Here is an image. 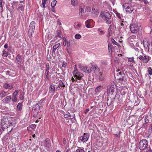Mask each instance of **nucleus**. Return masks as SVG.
<instances>
[{
  "mask_svg": "<svg viewBox=\"0 0 152 152\" xmlns=\"http://www.w3.org/2000/svg\"><path fill=\"white\" fill-rule=\"evenodd\" d=\"M111 17L110 14L108 12L102 11L99 16V19L102 22H104L105 20L106 23L110 24L111 22L110 20Z\"/></svg>",
  "mask_w": 152,
  "mask_h": 152,
  "instance_id": "1",
  "label": "nucleus"
},
{
  "mask_svg": "<svg viewBox=\"0 0 152 152\" xmlns=\"http://www.w3.org/2000/svg\"><path fill=\"white\" fill-rule=\"evenodd\" d=\"M73 75V77H72L71 79L72 82L75 81L80 83L82 80L84 81V80L82 79V77L83 76V74L78 71L76 66L74 67Z\"/></svg>",
  "mask_w": 152,
  "mask_h": 152,
  "instance_id": "2",
  "label": "nucleus"
},
{
  "mask_svg": "<svg viewBox=\"0 0 152 152\" xmlns=\"http://www.w3.org/2000/svg\"><path fill=\"white\" fill-rule=\"evenodd\" d=\"M10 120L8 118L6 117H4L3 118L1 119V128L3 130H4V129L8 128V126L9 128L11 127L13 125L12 123L9 122ZM11 130L9 131L10 132L12 130V128L11 127Z\"/></svg>",
  "mask_w": 152,
  "mask_h": 152,
  "instance_id": "3",
  "label": "nucleus"
},
{
  "mask_svg": "<svg viewBox=\"0 0 152 152\" xmlns=\"http://www.w3.org/2000/svg\"><path fill=\"white\" fill-rule=\"evenodd\" d=\"M123 9L125 10L127 13H131L133 11L134 9L132 4L129 3H125L122 5Z\"/></svg>",
  "mask_w": 152,
  "mask_h": 152,
  "instance_id": "4",
  "label": "nucleus"
},
{
  "mask_svg": "<svg viewBox=\"0 0 152 152\" xmlns=\"http://www.w3.org/2000/svg\"><path fill=\"white\" fill-rule=\"evenodd\" d=\"M148 146V142L146 140L143 139L140 141L139 147V149L141 150H145L147 148Z\"/></svg>",
  "mask_w": 152,
  "mask_h": 152,
  "instance_id": "5",
  "label": "nucleus"
},
{
  "mask_svg": "<svg viewBox=\"0 0 152 152\" xmlns=\"http://www.w3.org/2000/svg\"><path fill=\"white\" fill-rule=\"evenodd\" d=\"M140 29L138 25L135 23H132L130 24V29L131 32L133 33H136Z\"/></svg>",
  "mask_w": 152,
  "mask_h": 152,
  "instance_id": "6",
  "label": "nucleus"
},
{
  "mask_svg": "<svg viewBox=\"0 0 152 152\" xmlns=\"http://www.w3.org/2000/svg\"><path fill=\"white\" fill-rule=\"evenodd\" d=\"M139 59L144 63H147L150 60L149 56L142 53V55H140L137 57Z\"/></svg>",
  "mask_w": 152,
  "mask_h": 152,
  "instance_id": "7",
  "label": "nucleus"
},
{
  "mask_svg": "<svg viewBox=\"0 0 152 152\" xmlns=\"http://www.w3.org/2000/svg\"><path fill=\"white\" fill-rule=\"evenodd\" d=\"M89 137L88 134L84 133L82 136L79 138V139L82 142H84L88 141Z\"/></svg>",
  "mask_w": 152,
  "mask_h": 152,
  "instance_id": "8",
  "label": "nucleus"
},
{
  "mask_svg": "<svg viewBox=\"0 0 152 152\" xmlns=\"http://www.w3.org/2000/svg\"><path fill=\"white\" fill-rule=\"evenodd\" d=\"M35 25V23L34 21H33L31 23L28 30V33L30 34H31L34 31Z\"/></svg>",
  "mask_w": 152,
  "mask_h": 152,
  "instance_id": "9",
  "label": "nucleus"
},
{
  "mask_svg": "<svg viewBox=\"0 0 152 152\" xmlns=\"http://www.w3.org/2000/svg\"><path fill=\"white\" fill-rule=\"evenodd\" d=\"M40 107L39 105L38 104H36L34 105L33 107L32 112L34 113L35 114H37L39 111Z\"/></svg>",
  "mask_w": 152,
  "mask_h": 152,
  "instance_id": "10",
  "label": "nucleus"
},
{
  "mask_svg": "<svg viewBox=\"0 0 152 152\" xmlns=\"http://www.w3.org/2000/svg\"><path fill=\"white\" fill-rule=\"evenodd\" d=\"M43 145L44 146L49 148L51 146V143L50 140L47 138L43 141Z\"/></svg>",
  "mask_w": 152,
  "mask_h": 152,
  "instance_id": "11",
  "label": "nucleus"
},
{
  "mask_svg": "<svg viewBox=\"0 0 152 152\" xmlns=\"http://www.w3.org/2000/svg\"><path fill=\"white\" fill-rule=\"evenodd\" d=\"M14 85L11 83L9 84L6 83L4 84L3 87L7 89L11 90L12 89Z\"/></svg>",
  "mask_w": 152,
  "mask_h": 152,
  "instance_id": "12",
  "label": "nucleus"
},
{
  "mask_svg": "<svg viewBox=\"0 0 152 152\" xmlns=\"http://www.w3.org/2000/svg\"><path fill=\"white\" fill-rule=\"evenodd\" d=\"M83 70L85 72L89 73L91 72L93 70V68L91 67H83Z\"/></svg>",
  "mask_w": 152,
  "mask_h": 152,
  "instance_id": "13",
  "label": "nucleus"
},
{
  "mask_svg": "<svg viewBox=\"0 0 152 152\" xmlns=\"http://www.w3.org/2000/svg\"><path fill=\"white\" fill-rule=\"evenodd\" d=\"M22 58L20 55L18 54L16 56L15 62L17 64H20L22 61Z\"/></svg>",
  "mask_w": 152,
  "mask_h": 152,
  "instance_id": "14",
  "label": "nucleus"
},
{
  "mask_svg": "<svg viewBox=\"0 0 152 152\" xmlns=\"http://www.w3.org/2000/svg\"><path fill=\"white\" fill-rule=\"evenodd\" d=\"M111 87H107V91H109V92H111L112 93L111 94L112 95H113L114 96V97L115 96V95L116 94L115 92H114V87H112V88H110Z\"/></svg>",
  "mask_w": 152,
  "mask_h": 152,
  "instance_id": "15",
  "label": "nucleus"
},
{
  "mask_svg": "<svg viewBox=\"0 0 152 152\" xmlns=\"http://www.w3.org/2000/svg\"><path fill=\"white\" fill-rule=\"evenodd\" d=\"M103 87L102 86H99L96 88L95 90V91L96 93H99L103 89Z\"/></svg>",
  "mask_w": 152,
  "mask_h": 152,
  "instance_id": "16",
  "label": "nucleus"
},
{
  "mask_svg": "<svg viewBox=\"0 0 152 152\" xmlns=\"http://www.w3.org/2000/svg\"><path fill=\"white\" fill-rule=\"evenodd\" d=\"M143 44L144 47L145 48H147L150 45L148 46V42L147 39L146 38L144 39L143 41Z\"/></svg>",
  "mask_w": 152,
  "mask_h": 152,
  "instance_id": "17",
  "label": "nucleus"
},
{
  "mask_svg": "<svg viewBox=\"0 0 152 152\" xmlns=\"http://www.w3.org/2000/svg\"><path fill=\"white\" fill-rule=\"evenodd\" d=\"M18 10L20 12V13L23 12L24 11V7L22 4H20L19 5Z\"/></svg>",
  "mask_w": 152,
  "mask_h": 152,
  "instance_id": "18",
  "label": "nucleus"
},
{
  "mask_svg": "<svg viewBox=\"0 0 152 152\" xmlns=\"http://www.w3.org/2000/svg\"><path fill=\"white\" fill-rule=\"evenodd\" d=\"M9 50H6V49H4L3 51V53L2 56L4 57H7L9 54L8 51Z\"/></svg>",
  "mask_w": 152,
  "mask_h": 152,
  "instance_id": "19",
  "label": "nucleus"
},
{
  "mask_svg": "<svg viewBox=\"0 0 152 152\" xmlns=\"http://www.w3.org/2000/svg\"><path fill=\"white\" fill-rule=\"evenodd\" d=\"M50 92L52 93H54L55 91V87L54 85H50L49 88Z\"/></svg>",
  "mask_w": 152,
  "mask_h": 152,
  "instance_id": "20",
  "label": "nucleus"
},
{
  "mask_svg": "<svg viewBox=\"0 0 152 152\" xmlns=\"http://www.w3.org/2000/svg\"><path fill=\"white\" fill-rule=\"evenodd\" d=\"M78 3L77 0H71V4L73 7L76 6Z\"/></svg>",
  "mask_w": 152,
  "mask_h": 152,
  "instance_id": "21",
  "label": "nucleus"
},
{
  "mask_svg": "<svg viewBox=\"0 0 152 152\" xmlns=\"http://www.w3.org/2000/svg\"><path fill=\"white\" fill-rule=\"evenodd\" d=\"M150 36L152 38V42L151 46H149L148 47V51L151 53H152V29L150 33Z\"/></svg>",
  "mask_w": 152,
  "mask_h": 152,
  "instance_id": "22",
  "label": "nucleus"
},
{
  "mask_svg": "<svg viewBox=\"0 0 152 152\" xmlns=\"http://www.w3.org/2000/svg\"><path fill=\"white\" fill-rule=\"evenodd\" d=\"M94 71L96 75H98L99 72V69L97 66L95 65L93 67Z\"/></svg>",
  "mask_w": 152,
  "mask_h": 152,
  "instance_id": "23",
  "label": "nucleus"
},
{
  "mask_svg": "<svg viewBox=\"0 0 152 152\" xmlns=\"http://www.w3.org/2000/svg\"><path fill=\"white\" fill-rule=\"evenodd\" d=\"M60 45V43H58L54 45L53 47L52 52L53 53H55L56 51V50L59 47Z\"/></svg>",
  "mask_w": 152,
  "mask_h": 152,
  "instance_id": "24",
  "label": "nucleus"
},
{
  "mask_svg": "<svg viewBox=\"0 0 152 152\" xmlns=\"http://www.w3.org/2000/svg\"><path fill=\"white\" fill-rule=\"evenodd\" d=\"M49 72H45V81H48L49 78Z\"/></svg>",
  "mask_w": 152,
  "mask_h": 152,
  "instance_id": "25",
  "label": "nucleus"
},
{
  "mask_svg": "<svg viewBox=\"0 0 152 152\" xmlns=\"http://www.w3.org/2000/svg\"><path fill=\"white\" fill-rule=\"evenodd\" d=\"M65 118H74L75 117V115L73 114V116H72V115L71 114L68 113L67 114H66L64 115Z\"/></svg>",
  "mask_w": 152,
  "mask_h": 152,
  "instance_id": "26",
  "label": "nucleus"
},
{
  "mask_svg": "<svg viewBox=\"0 0 152 152\" xmlns=\"http://www.w3.org/2000/svg\"><path fill=\"white\" fill-rule=\"evenodd\" d=\"M84 8L80 7L79 9L80 14L82 16L83 15V13L84 12Z\"/></svg>",
  "mask_w": 152,
  "mask_h": 152,
  "instance_id": "27",
  "label": "nucleus"
},
{
  "mask_svg": "<svg viewBox=\"0 0 152 152\" xmlns=\"http://www.w3.org/2000/svg\"><path fill=\"white\" fill-rule=\"evenodd\" d=\"M22 109V104L21 103H19L17 106V109L18 111H20Z\"/></svg>",
  "mask_w": 152,
  "mask_h": 152,
  "instance_id": "28",
  "label": "nucleus"
},
{
  "mask_svg": "<svg viewBox=\"0 0 152 152\" xmlns=\"http://www.w3.org/2000/svg\"><path fill=\"white\" fill-rule=\"evenodd\" d=\"M98 75H96L97 77L98 78V79L99 80H103L104 79L103 77H102L101 73L100 72L97 74Z\"/></svg>",
  "mask_w": 152,
  "mask_h": 152,
  "instance_id": "29",
  "label": "nucleus"
},
{
  "mask_svg": "<svg viewBox=\"0 0 152 152\" xmlns=\"http://www.w3.org/2000/svg\"><path fill=\"white\" fill-rule=\"evenodd\" d=\"M78 149L76 150V152H85L84 148L83 147H77Z\"/></svg>",
  "mask_w": 152,
  "mask_h": 152,
  "instance_id": "30",
  "label": "nucleus"
},
{
  "mask_svg": "<svg viewBox=\"0 0 152 152\" xmlns=\"http://www.w3.org/2000/svg\"><path fill=\"white\" fill-rule=\"evenodd\" d=\"M46 68L45 69V72H49L50 68V65L48 63H46Z\"/></svg>",
  "mask_w": 152,
  "mask_h": 152,
  "instance_id": "31",
  "label": "nucleus"
},
{
  "mask_svg": "<svg viewBox=\"0 0 152 152\" xmlns=\"http://www.w3.org/2000/svg\"><path fill=\"white\" fill-rule=\"evenodd\" d=\"M7 92L3 91H1L0 94V97H4L6 96Z\"/></svg>",
  "mask_w": 152,
  "mask_h": 152,
  "instance_id": "32",
  "label": "nucleus"
},
{
  "mask_svg": "<svg viewBox=\"0 0 152 152\" xmlns=\"http://www.w3.org/2000/svg\"><path fill=\"white\" fill-rule=\"evenodd\" d=\"M12 97L11 96H7L5 98V100L7 102H10L11 100Z\"/></svg>",
  "mask_w": 152,
  "mask_h": 152,
  "instance_id": "33",
  "label": "nucleus"
},
{
  "mask_svg": "<svg viewBox=\"0 0 152 152\" xmlns=\"http://www.w3.org/2000/svg\"><path fill=\"white\" fill-rule=\"evenodd\" d=\"M20 91V90L16 89L15 90V92L13 93L12 94V96L17 97L18 94Z\"/></svg>",
  "mask_w": 152,
  "mask_h": 152,
  "instance_id": "34",
  "label": "nucleus"
},
{
  "mask_svg": "<svg viewBox=\"0 0 152 152\" xmlns=\"http://www.w3.org/2000/svg\"><path fill=\"white\" fill-rule=\"evenodd\" d=\"M124 76H125V75H121L118 76V77H117V78L118 79L120 80H121V81H123L124 79Z\"/></svg>",
  "mask_w": 152,
  "mask_h": 152,
  "instance_id": "35",
  "label": "nucleus"
},
{
  "mask_svg": "<svg viewBox=\"0 0 152 152\" xmlns=\"http://www.w3.org/2000/svg\"><path fill=\"white\" fill-rule=\"evenodd\" d=\"M128 40L129 42L131 43L134 41V39L133 38V37H130L128 39Z\"/></svg>",
  "mask_w": 152,
  "mask_h": 152,
  "instance_id": "36",
  "label": "nucleus"
},
{
  "mask_svg": "<svg viewBox=\"0 0 152 152\" xmlns=\"http://www.w3.org/2000/svg\"><path fill=\"white\" fill-rule=\"evenodd\" d=\"M57 1L56 0L53 1L51 3V7L52 8L55 7Z\"/></svg>",
  "mask_w": 152,
  "mask_h": 152,
  "instance_id": "37",
  "label": "nucleus"
},
{
  "mask_svg": "<svg viewBox=\"0 0 152 152\" xmlns=\"http://www.w3.org/2000/svg\"><path fill=\"white\" fill-rule=\"evenodd\" d=\"M48 0H42V7L44 8H45L46 7H45V4L46 3V2Z\"/></svg>",
  "mask_w": 152,
  "mask_h": 152,
  "instance_id": "38",
  "label": "nucleus"
},
{
  "mask_svg": "<svg viewBox=\"0 0 152 152\" xmlns=\"http://www.w3.org/2000/svg\"><path fill=\"white\" fill-rule=\"evenodd\" d=\"M120 71L119 70H118L117 72V77H118V76L121 75H125V74H124V73L122 72H119Z\"/></svg>",
  "mask_w": 152,
  "mask_h": 152,
  "instance_id": "39",
  "label": "nucleus"
},
{
  "mask_svg": "<svg viewBox=\"0 0 152 152\" xmlns=\"http://www.w3.org/2000/svg\"><path fill=\"white\" fill-rule=\"evenodd\" d=\"M75 37L76 39H79L81 37V35L79 34H76L75 35Z\"/></svg>",
  "mask_w": 152,
  "mask_h": 152,
  "instance_id": "40",
  "label": "nucleus"
},
{
  "mask_svg": "<svg viewBox=\"0 0 152 152\" xmlns=\"http://www.w3.org/2000/svg\"><path fill=\"white\" fill-rule=\"evenodd\" d=\"M90 21V20H87L86 21V23H88L86 24V26L87 28H91L90 25V24H89V23H89V22Z\"/></svg>",
  "mask_w": 152,
  "mask_h": 152,
  "instance_id": "41",
  "label": "nucleus"
},
{
  "mask_svg": "<svg viewBox=\"0 0 152 152\" xmlns=\"http://www.w3.org/2000/svg\"><path fill=\"white\" fill-rule=\"evenodd\" d=\"M11 100L13 102H17L18 99L17 97L12 96V97Z\"/></svg>",
  "mask_w": 152,
  "mask_h": 152,
  "instance_id": "42",
  "label": "nucleus"
},
{
  "mask_svg": "<svg viewBox=\"0 0 152 152\" xmlns=\"http://www.w3.org/2000/svg\"><path fill=\"white\" fill-rule=\"evenodd\" d=\"M148 72L150 75H152V69L151 67H148Z\"/></svg>",
  "mask_w": 152,
  "mask_h": 152,
  "instance_id": "43",
  "label": "nucleus"
},
{
  "mask_svg": "<svg viewBox=\"0 0 152 152\" xmlns=\"http://www.w3.org/2000/svg\"><path fill=\"white\" fill-rule=\"evenodd\" d=\"M115 13V14H116V16L119 18L120 19L121 18V17L122 16V15L121 14H120V13H119V12H116Z\"/></svg>",
  "mask_w": 152,
  "mask_h": 152,
  "instance_id": "44",
  "label": "nucleus"
},
{
  "mask_svg": "<svg viewBox=\"0 0 152 152\" xmlns=\"http://www.w3.org/2000/svg\"><path fill=\"white\" fill-rule=\"evenodd\" d=\"M128 61L129 62H131L132 61H133L134 63H135V61H134V58L133 57H131V58H128Z\"/></svg>",
  "mask_w": 152,
  "mask_h": 152,
  "instance_id": "45",
  "label": "nucleus"
},
{
  "mask_svg": "<svg viewBox=\"0 0 152 152\" xmlns=\"http://www.w3.org/2000/svg\"><path fill=\"white\" fill-rule=\"evenodd\" d=\"M58 85H59V86H60L61 87H65L64 84L62 81L59 82Z\"/></svg>",
  "mask_w": 152,
  "mask_h": 152,
  "instance_id": "46",
  "label": "nucleus"
},
{
  "mask_svg": "<svg viewBox=\"0 0 152 152\" xmlns=\"http://www.w3.org/2000/svg\"><path fill=\"white\" fill-rule=\"evenodd\" d=\"M101 63L103 64L107 65L108 64V62L107 61L105 60H103L101 61Z\"/></svg>",
  "mask_w": 152,
  "mask_h": 152,
  "instance_id": "47",
  "label": "nucleus"
},
{
  "mask_svg": "<svg viewBox=\"0 0 152 152\" xmlns=\"http://www.w3.org/2000/svg\"><path fill=\"white\" fill-rule=\"evenodd\" d=\"M112 45L111 44H108V47L109 52L112 51Z\"/></svg>",
  "mask_w": 152,
  "mask_h": 152,
  "instance_id": "48",
  "label": "nucleus"
},
{
  "mask_svg": "<svg viewBox=\"0 0 152 152\" xmlns=\"http://www.w3.org/2000/svg\"><path fill=\"white\" fill-rule=\"evenodd\" d=\"M148 132L151 134V133L152 132V125L150 126L149 129H148Z\"/></svg>",
  "mask_w": 152,
  "mask_h": 152,
  "instance_id": "49",
  "label": "nucleus"
},
{
  "mask_svg": "<svg viewBox=\"0 0 152 152\" xmlns=\"http://www.w3.org/2000/svg\"><path fill=\"white\" fill-rule=\"evenodd\" d=\"M24 98V95L22 94H20V98L21 100H22Z\"/></svg>",
  "mask_w": 152,
  "mask_h": 152,
  "instance_id": "50",
  "label": "nucleus"
},
{
  "mask_svg": "<svg viewBox=\"0 0 152 152\" xmlns=\"http://www.w3.org/2000/svg\"><path fill=\"white\" fill-rule=\"evenodd\" d=\"M112 41L113 43L117 45V46H118L119 45V44L118 43L116 42L113 39L112 40Z\"/></svg>",
  "mask_w": 152,
  "mask_h": 152,
  "instance_id": "51",
  "label": "nucleus"
},
{
  "mask_svg": "<svg viewBox=\"0 0 152 152\" xmlns=\"http://www.w3.org/2000/svg\"><path fill=\"white\" fill-rule=\"evenodd\" d=\"M142 1L146 5L149 4V3L147 0H142Z\"/></svg>",
  "mask_w": 152,
  "mask_h": 152,
  "instance_id": "52",
  "label": "nucleus"
},
{
  "mask_svg": "<svg viewBox=\"0 0 152 152\" xmlns=\"http://www.w3.org/2000/svg\"><path fill=\"white\" fill-rule=\"evenodd\" d=\"M67 65V64L66 62H63L62 67L65 68L66 67Z\"/></svg>",
  "mask_w": 152,
  "mask_h": 152,
  "instance_id": "53",
  "label": "nucleus"
},
{
  "mask_svg": "<svg viewBox=\"0 0 152 152\" xmlns=\"http://www.w3.org/2000/svg\"><path fill=\"white\" fill-rule=\"evenodd\" d=\"M18 67L20 69H21L23 67V66L22 65H21V63L20 64H18Z\"/></svg>",
  "mask_w": 152,
  "mask_h": 152,
  "instance_id": "54",
  "label": "nucleus"
},
{
  "mask_svg": "<svg viewBox=\"0 0 152 152\" xmlns=\"http://www.w3.org/2000/svg\"><path fill=\"white\" fill-rule=\"evenodd\" d=\"M91 8L90 7H86V9H85V12H88V11H91Z\"/></svg>",
  "mask_w": 152,
  "mask_h": 152,
  "instance_id": "55",
  "label": "nucleus"
},
{
  "mask_svg": "<svg viewBox=\"0 0 152 152\" xmlns=\"http://www.w3.org/2000/svg\"><path fill=\"white\" fill-rule=\"evenodd\" d=\"M107 87H111L110 88H112V87H113L114 88L115 87V84L114 83H111V84L110 85H109Z\"/></svg>",
  "mask_w": 152,
  "mask_h": 152,
  "instance_id": "56",
  "label": "nucleus"
},
{
  "mask_svg": "<svg viewBox=\"0 0 152 152\" xmlns=\"http://www.w3.org/2000/svg\"><path fill=\"white\" fill-rule=\"evenodd\" d=\"M148 116H147V117H145V121L146 123H148L149 121L148 120Z\"/></svg>",
  "mask_w": 152,
  "mask_h": 152,
  "instance_id": "57",
  "label": "nucleus"
},
{
  "mask_svg": "<svg viewBox=\"0 0 152 152\" xmlns=\"http://www.w3.org/2000/svg\"><path fill=\"white\" fill-rule=\"evenodd\" d=\"M36 125L35 124H32L30 125V127L32 129H34L36 127Z\"/></svg>",
  "mask_w": 152,
  "mask_h": 152,
  "instance_id": "58",
  "label": "nucleus"
},
{
  "mask_svg": "<svg viewBox=\"0 0 152 152\" xmlns=\"http://www.w3.org/2000/svg\"><path fill=\"white\" fill-rule=\"evenodd\" d=\"M70 40L67 41L66 42V45L67 47H69L70 45Z\"/></svg>",
  "mask_w": 152,
  "mask_h": 152,
  "instance_id": "59",
  "label": "nucleus"
},
{
  "mask_svg": "<svg viewBox=\"0 0 152 152\" xmlns=\"http://www.w3.org/2000/svg\"><path fill=\"white\" fill-rule=\"evenodd\" d=\"M8 46V44H5L4 46V49H6V50H8V49H7Z\"/></svg>",
  "mask_w": 152,
  "mask_h": 152,
  "instance_id": "60",
  "label": "nucleus"
},
{
  "mask_svg": "<svg viewBox=\"0 0 152 152\" xmlns=\"http://www.w3.org/2000/svg\"><path fill=\"white\" fill-rule=\"evenodd\" d=\"M79 68L83 70V67H86V66H82L81 65H79Z\"/></svg>",
  "mask_w": 152,
  "mask_h": 152,
  "instance_id": "61",
  "label": "nucleus"
},
{
  "mask_svg": "<svg viewBox=\"0 0 152 152\" xmlns=\"http://www.w3.org/2000/svg\"><path fill=\"white\" fill-rule=\"evenodd\" d=\"M63 143L64 144H66V139L65 138H63Z\"/></svg>",
  "mask_w": 152,
  "mask_h": 152,
  "instance_id": "62",
  "label": "nucleus"
},
{
  "mask_svg": "<svg viewBox=\"0 0 152 152\" xmlns=\"http://www.w3.org/2000/svg\"><path fill=\"white\" fill-rule=\"evenodd\" d=\"M147 150L146 151H144V152H152V151L150 148L147 149Z\"/></svg>",
  "mask_w": 152,
  "mask_h": 152,
  "instance_id": "63",
  "label": "nucleus"
},
{
  "mask_svg": "<svg viewBox=\"0 0 152 152\" xmlns=\"http://www.w3.org/2000/svg\"><path fill=\"white\" fill-rule=\"evenodd\" d=\"M3 11V7L2 5L0 6V12H1Z\"/></svg>",
  "mask_w": 152,
  "mask_h": 152,
  "instance_id": "64",
  "label": "nucleus"
}]
</instances>
